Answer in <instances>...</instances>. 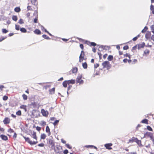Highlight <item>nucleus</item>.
<instances>
[{
  "label": "nucleus",
  "mask_w": 154,
  "mask_h": 154,
  "mask_svg": "<svg viewBox=\"0 0 154 154\" xmlns=\"http://www.w3.org/2000/svg\"><path fill=\"white\" fill-rule=\"evenodd\" d=\"M67 81L68 83V84H69L70 83L73 84L75 83V80H68V81Z\"/></svg>",
  "instance_id": "17"
},
{
  "label": "nucleus",
  "mask_w": 154,
  "mask_h": 154,
  "mask_svg": "<svg viewBox=\"0 0 154 154\" xmlns=\"http://www.w3.org/2000/svg\"><path fill=\"white\" fill-rule=\"evenodd\" d=\"M80 47L81 49H83L84 46L82 44H80Z\"/></svg>",
  "instance_id": "54"
},
{
  "label": "nucleus",
  "mask_w": 154,
  "mask_h": 154,
  "mask_svg": "<svg viewBox=\"0 0 154 154\" xmlns=\"http://www.w3.org/2000/svg\"><path fill=\"white\" fill-rule=\"evenodd\" d=\"M16 114L18 116H20L21 114V112L19 110L16 112Z\"/></svg>",
  "instance_id": "37"
},
{
  "label": "nucleus",
  "mask_w": 154,
  "mask_h": 154,
  "mask_svg": "<svg viewBox=\"0 0 154 154\" xmlns=\"http://www.w3.org/2000/svg\"><path fill=\"white\" fill-rule=\"evenodd\" d=\"M84 52L82 51L79 57V62H81L83 60L84 58Z\"/></svg>",
  "instance_id": "5"
},
{
  "label": "nucleus",
  "mask_w": 154,
  "mask_h": 154,
  "mask_svg": "<svg viewBox=\"0 0 154 154\" xmlns=\"http://www.w3.org/2000/svg\"><path fill=\"white\" fill-rule=\"evenodd\" d=\"M150 52L149 50L148 49H146L143 52V55H148Z\"/></svg>",
  "instance_id": "9"
},
{
  "label": "nucleus",
  "mask_w": 154,
  "mask_h": 154,
  "mask_svg": "<svg viewBox=\"0 0 154 154\" xmlns=\"http://www.w3.org/2000/svg\"><path fill=\"white\" fill-rule=\"evenodd\" d=\"M99 66V64L98 63H96L94 64V68H96Z\"/></svg>",
  "instance_id": "43"
},
{
  "label": "nucleus",
  "mask_w": 154,
  "mask_h": 154,
  "mask_svg": "<svg viewBox=\"0 0 154 154\" xmlns=\"http://www.w3.org/2000/svg\"><path fill=\"white\" fill-rule=\"evenodd\" d=\"M41 123L42 125L43 126H45L46 125V122L45 121H42L41 122Z\"/></svg>",
  "instance_id": "41"
},
{
  "label": "nucleus",
  "mask_w": 154,
  "mask_h": 154,
  "mask_svg": "<svg viewBox=\"0 0 154 154\" xmlns=\"http://www.w3.org/2000/svg\"><path fill=\"white\" fill-rule=\"evenodd\" d=\"M41 29L42 30H44L45 31V29L44 28V27L43 26H41Z\"/></svg>",
  "instance_id": "53"
},
{
  "label": "nucleus",
  "mask_w": 154,
  "mask_h": 154,
  "mask_svg": "<svg viewBox=\"0 0 154 154\" xmlns=\"http://www.w3.org/2000/svg\"><path fill=\"white\" fill-rule=\"evenodd\" d=\"M88 42L89 43H90L91 45V46H95L96 45V44L94 42H91L90 43L89 42Z\"/></svg>",
  "instance_id": "33"
},
{
  "label": "nucleus",
  "mask_w": 154,
  "mask_h": 154,
  "mask_svg": "<svg viewBox=\"0 0 154 154\" xmlns=\"http://www.w3.org/2000/svg\"><path fill=\"white\" fill-rule=\"evenodd\" d=\"M151 38L154 42V35H152Z\"/></svg>",
  "instance_id": "52"
},
{
  "label": "nucleus",
  "mask_w": 154,
  "mask_h": 154,
  "mask_svg": "<svg viewBox=\"0 0 154 154\" xmlns=\"http://www.w3.org/2000/svg\"><path fill=\"white\" fill-rule=\"evenodd\" d=\"M12 18L13 20L15 21H16L17 20V16L15 15L13 16Z\"/></svg>",
  "instance_id": "25"
},
{
  "label": "nucleus",
  "mask_w": 154,
  "mask_h": 154,
  "mask_svg": "<svg viewBox=\"0 0 154 154\" xmlns=\"http://www.w3.org/2000/svg\"><path fill=\"white\" fill-rule=\"evenodd\" d=\"M22 97L24 100H26L27 99V97L25 94H23L22 95Z\"/></svg>",
  "instance_id": "28"
},
{
  "label": "nucleus",
  "mask_w": 154,
  "mask_h": 154,
  "mask_svg": "<svg viewBox=\"0 0 154 154\" xmlns=\"http://www.w3.org/2000/svg\"><path fill=\"white\" fill-rule=\"evenodd\" d=\"M20 30L22 32H26V29L23 28H21L20 29Z\"/></svg>",
  "instance_id": "26"
},
{
  "label": "nucleus",
  "mask_w": 154,
  "mask_h": 154,
  "mask_svg": "<svg viewBox=\"0 0 154 154\" xmlns=\"http://www.w3.org/2000/svg\"><path fill=\"white\" fill-rule=\"evenodd\" d=\"M49 92L50 94H54V91H55V88H53L51 89H50L49 90Z\"/></svg>",
  "instance_id": "14"
},
{
  "label": "nucleus",
  "mask_w": 154,
  "mask_h": 154,
  "mask_svg": "<svg viewBox=\"0 0 154 154\" xmlns=\"http://www.w3.org/2000/svg\"><path fill=\"white\" fill-rule=\"evenodd\" d=\"M145 46V44L144 42H142L138 45V48L139 49L141 48H143Z\"/></svg>",
  "instance_id": "7"
},
{
  "label": "nucleus",
  "mask_w": 154,
  "mask_h": 154,
  "mask_svg": "<svg viewBox=\"0 0 154 154\" xmlns=\"http://www.w3.org/2000/svg\"><path fill=\"white\" fill-rule=\"evenodd\" d=\"M68 151L67 149H65L63 151V153H64V154H67L68 153Z\"/></svg>",
  "instance_id": "46"
},
{
  "label": "nucleus",
  "mask_w": 154,
  "mask_h": 154,
  "mask_svg": "<svg viewBox=\"0 0 154 154\" xmlns=\"http://www.w3.org/2000/svg\"><path fill=\"white\" fill-rule=\"evenodd\" d=\"M44 144L43 143H41L40 144H39L38 145V146L40 147H43L44 146Z\"/></svg>",
  "instance_id": "44"
},
{
  "label": "nucleus",
  "mask_w": 154,
  "mask_h": 154,
  "mask_svg": "<svg viewBox=\"0 0 154 154\" xmlns=\"http://www.w3.org/2000/svg\"><path fill=\"white\" fill-rule=\"evenodd\" d=\"M150 28L151 30V32L154 33V25H152L151 26Z\"/></svg>",
  "instance_id": "27"
},
{
  "label": "nucleus",
  "mask_w": 154,
  "mask_h": 154,
  "mask_svg": "<svg viewBox=\"0 0 154 154\" xmlns=\"http://www.w3.org/2000/svg\"><path fill=\"white\" fill-rule=\"evenodd\" d=\"M42 37L45 38V39H49L50 38H49L48 36H47V35H42Z\"/></svg>",
  "instance_id": "34"
},
{
  "label": "nucleus",
  "mask_w": 154,
  "mask_h": 154,
  "mask_svg": "<svg viewBox=\"0 0 154 154\" xmlns=\"http://www.w3.org/2000/svg\"><path fill=\"white\" fill-rule=\"evenodd\" d=\"M102 65L103 68H106L107 69H109L111 66L109 62L108 61H105L102 63Z\"/></svg>",
  "instance_id": "1"
},
{
  "label": "nucleus",
  "mask_w": 154,
  "mask_h": 154,
  "mask_svg": "<svg viewBox=\"0 0 154 154\" xmlns=\"http://www.w3.org/2000/svg\"><path fill=\"white\" fill-rule=\"evenodd\" d=\"M10 121L8 119L6 118L3 121V122L5 124H8L9 123Z\"/></svg>",
  "instance_id": "11"
},
{
  "label": "nucleus",
  "mask_w": 154,
  "mask_h": 154,
  "mask_svg": "<svg viewBox=\"0 0 154 154\" xmlns=\"http://www.w3.org/2000/svg\"><path fill=\"white\" fill-rule=\"evenodd\" d=\"M147 29V27L146 26H145V28H144V29L142 30V31H141V32L143 33H144L145 32H146V31Z\"/></svg>",
  "instance_id": "29"
},
{
  "label": "nucleus",
  "mask_w": 154,
  "mask_h": 154,
  "mask_svg": "<svg viewBox=\"0 0 154 154\" xmlns=\"http://www.w3.org/2000/svg\"><path fill=\"white\" fill-rule=\"evenodd\" d=\"M130 154H137L136 152H132L130 153Z\"/></svg>",
  "instance_id": "62"
},
{
  "label": "nucleus",
  "mask_w": 154,
  "mask_h": 154,
  "mask_svg": "<svg viewBox=\"0 0 154 154\" xmlns=\"http://www.w3.org/2000/svg\"><path fill=\"white\" fill-rule=\"evenodd\" d=\"M150 9L152 11V12L154 14V6L151 5L150 6Z\"/></svg>",
  "instance_id": "35"
},
{
  "label": "nucleus",
  "mask_w": 154,
  "mask_h": 154,
  "mask_svg": "<svg viewBox=\"0 0 154 154\" xmlns=\"http://www.w3.org/2000/svg\"><path fill=\"white\" fill-rule=\"evenodd\" d=\"M8 99V97L6 96H3V99L4 100H7Z\"/></svg>",
  "instance_id": "40"
},
{
  "label": "nucleus",
  "mask_w": 154,
  "mask_h": 154,
  "mask_svg": "<svg viewBox=\"0 0 154 154\" xmlns=\"http://www.w3.org/2000/svg\"><path fill=\"white\" fill-rule=\"evenodd\" d=\"M72 87V86H69L68 87V91L69 90H70L71 88Z\"/></svg>",
  "instance_id": "60"
},
{
  "label": "nucleus",
  "mask_w": 154,
  "mask_h": 154,
  "mask_svg": "<svg viewBox=\"0 0 154 154\" xmlns=\"http://www.w3.org/2000/svg\"><path fill=\"white\" fill-rule=\"evenodd\" d=\"M82 75H79L77 77L76 80V81L77 82L79 83L80 84H82L83 83V81L81 80Z\"/></svg>",
  "instance_id": "3"
},
{
  "label": "nucleus",
  "mask_w": 154,
  "mask_h": 154,
  "mask_svg": "<svg viewBox=\"0 0 154 154\" xmlns=\"http://www.w3.org/2000/svg\"><path fill=\"white\" fill-rule=\"evenodd\" d=\"M32 137L33 139H35L36 140H37V137L36 136V133L35 132H33V134H32Z\"/></svg>",
  "instance_id": "16"
},
{
  "label": "nucleus",
  "mask_w": 154,
  "mask_h": 154,
  "mask_svg": "<svg viewBox=\"0 0 154 154\" xmlns=\"http://www.w3.org/2000/svg\"><path fill=\"white\" fill-rule=\"evenodd\" d=\"M27 8L28 10H32L31 7L29 6H27Z\"/></svg>",
  "instance_id": "47"
},
{
  "label": "nucleus",
  "mask_w": 154,
  "mask_h": 154,
  "mask_svg": "<svg viewBox=\"0 0 154 154\" xmlns=\"http://www.w3.org/2000/svg\"><path fill=\"white\" fill-rule=\"evenodd\" d=\"M19 28H20L19 25H15V29L16 30H19V29H20Z\"/></svg>",
  "instance_id": "36"
},
{
  "label": "nucleus",
  "mask_w": 154,
  "mask_h": 154,
  "mask_svg": "<svg viewBox=\"0 0 154 154\" xmlns=\"http://www.w3.org/2000/svg\"><path fill=\"white\" fill-rule=\"evenodd\" d=\"M67 84H68V83L67 81H65L63 83V86L65 88L67 87Z\"/></svg>",
  "instance_id": "13"
},
{
  "label": "nucleus",
  "mask_w": 154,
  "mask_h": 154,
  "mask_svg": "<svg viewBox=\"0 0 154 154\" xmlns=\"http://www.w3.org/2000/svg\"><path fill=\"white\" fill-rule=\"evenodd\" d=\"M41 113L43 116L45 117H48L49 113L48 112V111L45 110L43 109H41Z\"/></svg>",
  "instance_id": "4"
},
{
  "label": "nucleus",
  "mask_w": 154,
  "mask_h": 154,
  "mask_svg": "<svg viewBox=\"0 0 154 154\" xmlns=\"http://www.w3.org/2000/svg\"><path fill=\"white\" fill-rule=\"evenodd\" d=\"M45 32H47L49 35H50L51 36L52 35L49 32H48V31L46 29H45Z\"/></svg>",
  "instance_id": "55"
},
{
  "label": "nucleus",
  "mask_w": 154,
  "mask_h": 154,
  "mask_svg": "<svg viewBox=\"0 0 154 154\" xmlns=\"http://www.w3.org/2000/svg\"><path fill=\"white\" fill-rule=\"evenodd\" d=\"M116 47V48L118 49H119L120 48V46L119 45H117Z\"/></svg>",
  "instance_id": "63"
},
{
  "label": "nucleus",
  "mask_w": 154,
  "mask_h": 154,
  "mask_svg": "<svg viewBox=\"0 0 154 154\" xmlns=\"http://www.w3.org/2000/svg\"><path fill=\"white\" fill-rule=\"evenodd\" d=\"M23 137L25 140L28 142L31 145H34L36 144L38 142L37 141H32L30 140V139L29 137Z\"/></svg>",
  "instance_id": "2"
},
{
  "label": "nucleus",
  "mask_w": 154,
  "mask_h": 154,
  "mask_svg": "<svg viewBox=\"0 0 154 154\" xmlns=\"http://www.w3.org/2000/svg\"><path fill=\"white\" fill-rule=\"evenodd\" d=\"M0 137L3 140H6L8 139V137L5 135H0Z\"/></svg>",
  "instance_id": "10"
},
{
  "label": "nucleus",
  "mask_w": 154,
  "mask_h": 154,
  "mask_svg": "<svg viewBox=\"0 0 154 154\" xmlns=\"http://www.w3.org/2000/svg\"><path fill=\"white\" fill-rule=\"evenodd\" d=\"M46 137V135L45 134H41V139H44Z\"/></svg>",
  "instance_id": "15"
},
{
  "label": "nucleus",
  "mask_w": 154,
  "mask_h": 154,
  "mask_svg": "<svg viewBox=\"0 0 154 154\" xmlns=\"http://www.w3.org/2000/svg\"><path fill=\"white\" fill-rule=\"evenodd\" d=\"M46 131L48 134V136H50L51 134V132L50 131V129L48 126H47L46 128Z\"/></svg>",
  "instance_id": "8"
},
{
  "label": "nucleus",
  "mask_w": 154,
  "mask_h": 154,
  "mask_svg": "<svg viewBox=\"0 0 154 154\" xmlns=\"http://www.w3.org/2000/svg\"><path fill=\"white\" fill-rule=\"evenodd\" d=\"M128 46H125L123 47V49L124 50H127L128 48Z\"/></svg>",
  "instance_id": "45"
},
{
  "label": "nucleus",
  "mask_w": 154,
  "mask_h": 154,
  "mask_svg": "<svg viewBox=\"0 0 154 154\" xmlns=\"http://www.w3.org/2000/svg\"><path fill=\"white\" fill-rule=\"evenodd\" d=\"M34 33H35L36 34H40L41 33L40 31L38 30V29H36L34 31Z\"/></svg>",
  "instance_id": "24"
},
{
  "label": "nucleus",
  "mask_w": 154,
  "mask_h": 154,
  "mask_svg": "<svg viewBox=\"0 0 154 154\" xmlns=\"http://www.w3.org/2000/svg\"><path fill=\"white\" fill-rule=\"evenodd\" d=\"M20 108L21 109H23L25 111H26V106L22 105L20 106Z\"/></svg>",
  "instance_id": "20"
},
{
  "label": "nucleus",
  "mask_w": 154,
  "mask_h": 154,
  "mask_svg": "<svg viewBox=\"0 0 154 154\" xmlns=\"http://www.w3.org/2000/svg\"><path fill=\"white\" fill-rule=\"evenodd\" d=\"M4 88V86L3 85H1L0 86V89H2Z\"/></svg>",
  "instance_id": "64"
},
{
  "label": "nucleus",
  "mask_w": 154,
  "mask_h": 154,
  "mask_svg": "<svg viewBox=\"0 0 154 154\" xmlns=\"http://www.w3.org/2000/svg\"><path fill=\"white\" fill-rule=\"evenodd\" d=\"M107 54H106L103 55V58L104 59H105L106 57V56H107Z\"/></svg>",
  "instance_id": "56"
},
{
  "label": "nucleus",
  "mask_w": 154,
  "mask_h": 154,
  "mask_svg": "<svg viewBox=\"0 0 154 154\" xmlns=\"http://www.w3.org/2000/svg\"><path fill=\"white\" fill-rule=\"evenodd\" d=\"M13 35H14V34L13 33H11L9 34V36H11Z\"/></svg>",
  "instance_id": "61"
},
{
  "label": "nucleus",
  "mask_w": 154,
  "mask_h": 154,
  "mask_svg": "<svg viewBox=\"0 0 154 154\" xmlns=\"http://www.w3.org/2000/svg\"><path fill=\"white\" fill-rule=\"evenodd\" d=\"M18 23L21 24L24 23L23 20L22 19H20L18 21Z\"/></svg>",
  "instance_id": "32"
},
{
  "label": "nucleus",
  "mask_w": 154,
  "mask_h": 154,
  "mask_svg": "<svg viewBox=\"0 0 154 154\" xmlns=\"http://www.w3.org/2000/svg\"><path fill=\"white\" fill-rule=\"evenodd\" d=\"M125 57H128L129 58V59L130 58V55L128 54H125Z\"/></svg>",
  "instance_id": "50"
},
{
  "label": "nucleus",
  "mask_w": 154,
  "mask_h": 154,
  "mask_svg": "<svg viewBox=\"0 0 154 154\" xmlns=\"http://www.w3.org/2000/svg\"><path fill=\"white\" fill-rule=\"evenodd\" d=\"M96 51V49L95 48H93L92 49V51L94 52H95Z\"/></svg>",
  "instance_id": "58"
},
{
  "label": "nucleus",
  "mask_w": 154,
  "mask_h": 154,
  "mask_svg": "<svg viewBox=\"0 0 154 154\" xmlns=\"http://www.w3.org/2000/svg\"><path fill=\"white\" fill-rule=\"evenodd\" d=\"M147 129L149 131H152V128L149 126H147Z\"/></svg>",
  "instance_id": "39"
},
{
  "label": "nucleus",
  "mask_w": 154,
  "mask_h": 154,
  "mask_svg": "<svg viewBox=\"0 0 154 154\" xmlns=\"http://www.w3.org/2000/svg\"><path fill=\"white\" fill-rule=\"evenodd\" d=\"M66 146L68 148L71 149L72 148V147L70 146L69 144H66Z\"/></svg>",
  "instance_id": "42"
},
{
  "label": "nucleus",
  "mask_w": 154,
  "mask_h": 154,
  "mask_svg": "<svg viewBox=\"0 0 154 154\" xmlns=\"http://www.w3.org/2000/svg\"><path fill=\"white\" fill-rule=\"evenodd\" d=\"M36 130L38 131H39L41 130V128L39 127H37L36 128Z\"/></svg>",
  "instance_id": "51"
},
{
  "label": "nucleus",
  "mask_w": 154,
  "mask_h": 154,
  "mask_svg": "<svg viewBox=\"0 0 154 154\" xmlns=\"http://www.w3.org/2000/svg\"><path fill=\"white\" fill-rule=\"evenodd\" d=\"M148 120L146 119H143L141 121L142 123H143L148 124Z\"/></svg>",
  "instance_id": "22"
},
{
  "label": "nucleus",
  "mask_w": 154,
  "mask_h": 154,
  "mask_svg": "<svg viewBox=\"0 0 154 154\" xmlns=\"http://www.w3.org/2000/svg\"><path fill=\"white\" fill-rule=\"evenodd\" d=\"M112 145V144L110 143H107L104 146L107 149H112V147H110V146H111Z\"/></svg>",
  "instance_id": "6"
},
{
  "label": "nucleus",
  "mask_w": 154,
  "mask_h": 154,
  "mask_svg": "<svg viewBox=\"0 0 154 154\" xmlns=\"http://www.w3.org/2000/svg\"><path fill=\"white\" fill-rule=\"evenodd\" d=\"M37 19L36 18H35L34 20V22L35 23H36L37 22Z\"/></svg>",
  "instance_id": "59"
},
{
  "label": "nucleus",
  "mask_w": 154,
  "mask_h": 154,
  "mask_svg": "<svg viewBox=\"0 0 154 154\" xmlns=\"http://www.w3.org/2000/svg\"><path fill=\"white\" fill-rule=\"evenodd\" d=\"M140 36V35H138L137 36H136L133 39V40L134 41H136L137 38Z\"/></svg>",
  "instance_id": "31"
},
{
  "label": "nucleus",
  "mask_w": 154,
  "mask_h": 154,
  "mask_svg": "<svg viewBox=\"0 0 154 154\" xmlns=\"http://www.w3.org/2000/svg\"><path fill=\"white\" fill-rule=\"evenodd\" d=\"M2 32L4 33H6L8 32V31L5 29H2Z\"/></svg>",
  "instance_id": "30"
},
{
  "label": "nucleus",
  "mask_w": 154,
  "mask_h": 154,
  "mask_svg": "<svg viewBox=\"0 0 154 154\" xmlns=\"http://www.w3.org/2000/svg\"><path fill=\"white\" fill-rule=\"evenodd\" d=\"M134 141L136 142L139 146L141 145V141L138 140L137 138L135 139V140Z\"/></svg>",
  "instance_id": "12"
},
{
  "label": "nucleus",
  "mask_w": 154,
  "mask_h": 154,
  "mask_svg": "<svg viewBox=\"0 0 154 154\" xmlns=\"http://www.w3.org/2000/svg\"><path fill=\"white\" fill-rule=\"evenodd\" d=\"M107 59L111 61L113 59V57L112 55H109Z\"/></svg>",
  "instance_id": "21"
},
{
  "label": "nucleus",
  "mask_w": 154,
  "mask_h": 154,
  "mask_svg": "<svg viewBox=\"0 0 154 154\" xmlns=\"http://www.w3.org/2000/svg\"><path fill=\"white\" fill-rule=\"evenodd\" d=\"M127 61H128V60L126 59H125L123 60V61L124 63L127 62Z\"/></svg>",
  "instance_id": "57"
},
{
  "label": "nucleus",
  "mask_w": 154,
  "mask_h": 154,
  "mask_svg": "<svg viewBox=\"0 0 154 154\" xmlns=\"http://www.w3.org/2000/svg\"><path fill=\"white\" fill-rule=\"evenodd\" d=\"M82 66L84 68L86 69L87 68V64L86 63H83Z\"/></svg>",
  "instance_id": "23"
},
{
  "label": "nucleus",
  "mask_w": 154,
  "mask_h": 154,
  "mask_svg": "<svg viewBox=\"0 0 154 154\" xmlns=\"http://www.w3.org/2000/svg\"><path fill=\"white\" fill-rule=\"evenodd\" d=\"M8 131L10 133H12L13 132V131L12 129H10L8 130Z\"/></svg>",
  "instance_id": "49"
},
{
  "label": "nucleus",
  "mask_w": 154,
  "mask_h": 154,
  "mask_svg": "<svg viewBox=\"0 0 154 154\" xmlns=\"http://www.w3.org/2000/svg\"><path fill=\"white\" fill-rule=\"evenodd\" d=\"M59 122V121L58 120H56L55 122L53 123V125L55 126L56 125H57Z\"/></svg>",
  "instance_id": "38"
},
{
  "label": "nucleus",
  "mask_w": 154,
  "mask_h": 154,
  "mask_svg": "<svg viewBox=\"0 0 154 154\" xmlns=\"http://www.w3.org/2000/svg\"><path fill=\"white\" fill-rule=\"evenodd\" d=\"M78 70V69L77 68L74 67L73 68L72 70V72L73 73H76Z\"/></svg>",
  "instance_id": "19"
},
{
  "label": "nucleus",
  "mask_w": 154,
  "mask_h": 154,
  "mask_svg": "<svg viewBox=\"0 0 154 154\" xmlns=\"http://www.w3.org/2000/svg\"><path fill=\"white\" fill-rule=\"evenodd\" d=\"M61 142L63 143H66V141L64 140L63 139H61Z\"/></svg>",
  "instance_id": "48"
},
{
  "label": "nucleus",
  "mask_w": 154,
  "mask_h": 154,
  "mask_svg": "<svg viewBox=\"0 0 154 154\" xmlns=\"http://www.w3.org/2000/svg\"><path fill=\"white\" fill-rule=\"evenodd\" d=\"M14 11L17 12H19L20 11V9L19 7H16L14 9Z\"/></svg>",
  "instance_id": "18"
}]
</instances>
